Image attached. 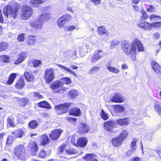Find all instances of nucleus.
<instances>
[{
    "label": "nucleus",
    "instance_id": "nucleus-26",
    "mask_svg": "<svg viewBox=\"0 0 161 161\" xmlns=\"http://www.w3.org/2000/svg\"><path fill=\"white\" fill-rule=\"evenodd\" d=\"M81 114V111L78 108H74L71 109L69 111L70 115H74L76 116L80 115Z\"/></svg>",
    "mask_w": 161,
    "mask_h": 161
},
{
    "label": "nucleus",
    "instance_id": "nucleus-6",
    "mask_svg": "<svg viewBox=\"0 0 161 161\" xmlns=\"http://www.w3.org/2000/svg\"><path fill=\"white\" fill-rule=\"evenodd\" d=\"M70 103H65L55 107V109L58 114H61L66 113L68 111L69 107L71 105Z\"/></svg>",
    "mask_w": 161,
    "mask_h": 161
},
{
    "label": "nucleus",
    "instance_id": "nucleus-42",
    "mask_svg": "<svg viewBox=\"0 0 161 161\" xmlns=\"http://www.w3.org/2000/svg\"><path fill=\"white\" fill-rule=\"evenodd\" d=\"M38 125L37 121L35 120L31 121L29 124V127L32 129H36Z\"/></svg>",
    "mask_w": 161,
    "mask_h": 161
},
{
    "label": "nucleus",
    "instance_id": "nucleus-9",
    "mask_svg": "<svg viewBox=\"0 0 161 161\" xmlns=\"http://www.w3.org/2000/svg\"><path fill=\"white\" fill-rule=\"evenodd\" d=\"M103 125L107 131L110 132H114V129L116 127V124L115 121L112 120L105 122Z\"/></svg>",
    "mask_w": 161,
    "mask_h": 161
},
{
    "label": "nucleus",
    "instance_id": "nucleus-24",
    "mask_svg": "<svg viewBox=\"0 0 161 161\" xmlns=\"http://www.w3.org/2000/svg\"><path fill=\"white\" fill-rule=\"evenodd\" d=\"M24 76L26 80L28 81L32 82L34 80V76L31 72H25Z\"/></svg>",
    "mask_w": 161,
    "mask_h": 161
},
{
    "label": "nucleus",
    "instance_id": "nucleus-31",
    "mask_svg": "<svg viewBox=\"0 0 161 161\" xmlns=\"http://www.w3.org/2000/svg\"><path fill=\"white\" fill-rule=\"evenodd\" d=\"M39 106L43 108L50 109L51 108V105L49 103L46 101H43L38 103Z\"/></svg>",
    "mask_w": 161,
    "mask_h": 161
},
{
    "label": "nucleus",
    "instance_id": "nucleus-33",
    "mask_svg": "<svg viewBox=\"0 0 161 161\" xmlns=\"http://www.w3.org/2000/svg\"><path fill=\"white\" fill-rule=\"evenodd\" d=\"M13 134L16 137L21 138L24 134V132L21 130H18L12 132Z\"/></svg>",
    "mask_w": 161,
    "mask_h": 161
},
{
    "label": "nucleus",
    "instance_id": "nucleus-64",
    "mask_svg": "<svg viewBox=\"0 0 161 161\" xmlns=\"http://www.w3.org/2000/svg\"><path fill=\"white\" fill-rule=\"evenodd\" d=\"M66 119L68 121L70 122H75L76 120V119L75 118H72L70 117H67L66 118Z\"/></svg>",
    "mask_w": 161,
    "mask_h": 161
},
{
    "label": "nucleus",
    "instance_id": "nucleus-55",
    "mask_svg": "<svg viewBox=\"0 0 161 161\" xmlns=\"http://www.w3.org/2000/svg\"><path fill=\"white\" fill-rule=\"evenodd\" d=\"M33 64L34 67H38L40 65L42 64L41 61L38 60H35L33 61Z\"/></svg>",
    "mask_w": 161,
    "mask_h": 161
},
{
    "label": "nucleus",
    "instance_id": "nucleus-18",
    "mask_svg": "<svg viewBox=\"0 0 161 161\" xmlns=\"http://www.w3.org/2000/svg\"><path fill=\"white\" fill-rule=\"evenodd\" d=\"M88 142L87 139L85 137L80 138L77 140V145L81 147H85Z\"/></svg>",
    "mask_w": 161,
    "mask_h": 161
},
{
    "label": "nucleus",
    "instance_id": "nucleus-12",
    "mask_svg": "<svg viewBox=\"0 0 161 161\" xmlns=\"http://www.w3.org/2000/svg\"><path fill=\"white\" fill-rule=\"evenodd\" d=\"M111 101L116 103H121L124 101V98L120 93H117L111 98Z\"/></svg>",
    "mask_w": 161,
    "mask_h": 161
},
{
    "label": "nucleus",
    "instance_id": "nucleus-30",
    "mask_svg": "<svg viewBox=\"0 0 161 161\" xmlns=\"http://www.w3.org/2000/svg\"><path fill=\"white\" fill-rule=\"evenodd\" d=\"M98 31L99 33L101 35L105 34L108 35H109V32L103 26L98 27Z\"/></svg>",
    "mask_w": 161,
    "mask_h": 161
},
{
    "label": "nucleus",
    "instance_id": "nucleus-37",
    "mask_svg": "<svg viewBox=\"0 0 161 161\" xmlns=\"http://www.w3.org/2000/svg\"><path fill=\"white\" fill-rule=\"evenodd\" d=\"M35 155L37 157L43 158L46 157V153L45 151L43 149H41L36 153V154Z\"/></svg>",
    "mask_w": 161,
    "mask_h": 161
},
{
    "label": "nucleus",
    "instance_id": "nucleus-34",
    "mask_svg": "<svg viewBox=\"0 0 161 161\" xmlns=\"http://www.w3.org/2000/svg\"><path fill=\"white\" fill-rule=\"evenodd\" d=\"M25 85L24 80L21 78L18 81L15 85V86L18 89H20L23 87Z\"/></svg>",
    "mask_w": 161,
    "mask_h": 161
},
{
    "label": "nucleus",
    "instance_id": "nucleus-11",
    "mask_svg": "<svg viewBox=\"0 0 161 161\" xmlns=\"http://www.w3.org/2000/svg\"><path fill=\"white\" fill-rule=\"evenodd\" d=\"M63 130L60 129H56L52 132L49 135V137L52 140H55L58 139L60 136Z\"/></svg>",
    "mask_w": 161,
    "mask_h": 161
},
{
    "label": "nucleus",
    "instance_id": "nucleus-17",
    "mask_svg": "<svg viewBox=\"0 0 161 161\" xmlns=\"http://www.w3.org/2000/svg\"><path fill=\"white\" fill-rule=\"evenodd\" d=\"M30 150L32 154L35 155L38 150V147L37 143L35 142H32L30 144Z\"/></svg>",
    "mask_w": 161,
    "mask_h": 161
},
{
    "label": "nucleus",
    "instance_id": "nucleus-48",
    "mask_svg": "<svg viewBox=\"0 0 161 161\" xmlns=\"http://www.w3.org/2000/svg\"><path fill=\"white\" fill-rule=\"evenodd\" d=\"M28 99L26 98H22L19 101V105L22 106H24L27 103Z\"/></svg>",
    "mask_w": 161,
    "mask_h": 161
},
{
    "label": "nucleus",
    "instance_id": "nucleus-25",
    "mask_svg": "<svg viewBox=\"0 0 161 161\" xmlns=\"http://www.w3.org/2000/svg\"><path fill=\"white\" fill-rule=\"evenodd\" d=\"M134 42L135 45L137 47L138 51L139 52L144 51V48L141 42L137 39H135Z\"/></svg>",
    "mask_w": 161,
    "mask_h": 161
},
{
    "label": "nucleus",
    "instance_id": "nucleus-10",
    "mask_svg": "<svg viewBox=\"0 0 161 161\" xmlns=\"http://www.w3.org/2000/svg\"><path fill=\"white\" fill-rule=\"evenodd\" d=\"M63 87V84L62 82L58 80L53 82L50 86V88L54 92H58Z\"/></svg>",
    "mask_w": 161,
    "mask_h": 161
},
{
    "label": "nucleus",
    "instance_id": "nucleus-47",
    "mask_svg": "<svg viewBox=\"0 0 161 161\" xmlns=\"http://www.w3.org/2000/svg\"><path fill=\"white\" fill-rule=\"evenodd\" d=\"M154 107L155 111L159 115L161 116V108L160 105L158 104H155Z\"/></svg>",
    "mask_w": 161,
    "mask_h": 161
},
{
    "label": "nucleus",
    "instance_id": "nucleus-16",
    "mask_svg": "<svg viewBox=\"0 0 161 161\" xmlns=\"http://www.w3.org/2000/svg\"><path fill=\"white\" fill-rule=\"evenodd\" d=\"M138 26L146 31L152 30L151 24L147 22H144L138 24Z\"/></svg>",
    "mask_w": 161,
    "mask_h": 161
},
{
    "label": "nucleus",
    "instance_id": "nucleus-20",
    "mask_svg": "<svg viewBox=\"0 0 161 161\" xmlns=\"http://www.w3.org/2000/svg\"><path fill=\"white\" fill-rule=\"evenodd\" d=\"M65 151L67 153L69 154H78L79 155H82L83 153V152H78L76 149L72 147L66 149Z\"/></svg>",
    "mask_w": 161,
    "mask_h": 161
},
{
    "label": "nucleus",
    "instance_id": "nucleus-14",
    "mask_svg": "<svg viewBox=\"0 0 161 161\" xmlns=\"http://www.w3.org/2000/svg\"><path fill=\"white\" fill-rule=\"evenodd\" d=\"M151 66L153 69L156 73L158 74H161V67L158 63L155 61H153L151 63Z\"/></svg>",
    "mask_w": 161,
    "mask_h": 161
},
{
    "label": "nucleus",
    "instance_id": "nucleus-35",
    "mask_svg": "<svg viewBox=\"0 0 161 161\" xmlns=\"http://www.w3.org/2000/svg\"><path fill=\"white\" fill-rule=\"evenodd\" d=\"M107 68L108 70L111 72L118 74L120 72L119 70L117 68L111 66L109 65H107Z\"/></svg>",
    "mask_w": 161,
    "mask_h": 161
},
{
    "label": "nucleus",
    "instance_id": "nucleus-63",
    "mask_svg": "<svg viewBox=\"0 0 161 161\" xmlns=\"http://www.w3.org/2000/svg\"><path fill=\"white\" fill-rule=\"evenodd\" d=\"M12 142L13 141L12 140V137L9 136L7 138L6 142V144L8 145L12 143Z\"/></svg>",
    "mask_w": 161,
    "mask_h": 161
},
{
    "label": "nucleus",
    "instance_id": "nucleus-29",
    "mask_svg": "<svg viewBox=\"0 0 161 161\" xmlns=\"http://www.w3.org/2000/svg\"><path fill=\"white\" fill-rule=\"evenodd\" d=\"M128 134V132L126 130H123L121 132L118 137L123 142L127 138Z\"/></svg>",
    "mask_w": 161,
    "mask_h": 161
},
{
    "label": "nucleus",
    "instance_id": "nucleus-13",
    "mask_svg": "<svg viewBox=\"0 0 161 161\" xmlns=\"http://www.w3.org/2000/svg\"><path fill=\"white\" fill-rule=\"evenodd\" d=\"M27 54L26 53L22 52L18 55V58L14 62V64H18L21 63L27 57Z\"/></svg>",
    "mask_w": 161,
    "mask_h": 161
},
{
    "label": "nucleus",
    "instance_id": "nucleus-21",
    "mask_svg": "<svg viewBox=\"0 0 161 161\" xmlns=\"http://www.w3.org/2000/svg\"><path fill=\"white\" fill-rule=\"evenodd\" d=\"M79 132L80 133H85L89 131V128L86 124L81 123L79 128Z\"/></svg>",
    "mask_w": 161,
    "mask_h": 161
},
{
    "label": "nucleus",
    "instance_id": "nucleus-38",
    "mask_svg": "<svg viewBox=\"0 0 161 161\" xmlns=\"http://www.w3.org/2000/svg\"><path fill=\"white\" fill-rule=\"evenodd\" d=\"M16 74L15 73L12 74L7 81V83L8 85H11L14 81L16 77Z\"/></svg>",
    "mask_w": 161,
    "mask_h": 161
},
{
    "label": "nucleus",
    "instance_id": "nucleus-39",
    "mask_svg": "<svg viewBox=\"0 0 161 161\" xmlns=\"http://www.w3.org/2000/svg\"><path fill=\"white\" fill-rule=\"evenodd\" d=\"M69 96L71 97L75 98L78 95V92L74 89H72L68 92Z\"/></svg>",
    "mask_w": 161,
    "mask_h": 161
},
{
    "label": "nucleus",
    "instance_id": "nucleus-49",
    "mask_svg": "<svg viewBox=\"0 0 161 161\" xmlns=\"http://www.w3.org/2000/svg\"><path fill=\"white\" fill-rule=\"evenodd\" d=\"M152 30L153 27L155 28H158L161 26V22H157L151 23Z\"/></svg>",
    "mask_w": 161,
    "mask_h": 161
},
{
    "label": "nucleus",
    "instance_id": "nucleus-27",
    "mask_svg": "<svg viewBox=\"0 0 161 161\" xmlns=\"http://www.w3.org/2000/svg\"><path fill=\"white\" fill-rule=\"evenodd\" d=\"M57 65L58 66L62 68V69H63L64 70L71 74L74 76L76 77L77 75L69 68L61 64H57Z\"/></svg>",
    "mask_w": 161,
    "mask_h": 161
},
{
    "label": "nucleus",
    "instance_id": "nucleus-43",
    "mask_svg": "<svg viewBox=\"0 0 161 161\" xmlns=\"http://www.w3.org/2000/svg\"><path fill=\"white\" fill-rule=\"evenodd\" d=\"M8 47V45L6 42H0V51L6 50Z\"/></svg>",
    "mask_w": 161,
    "mask_h": 161
},
{
    "label": "nucleus",
    "instance_id": "nucleus-59",
    "mask_svg": "<svg viewBox=\"0 0 161 161\" xmlns=\"http://www.w3.org/2000/svg\"><path fill=\"white\" fill-rule=\"evenodd\" d=\"M25 39L24 35L23 34H21L18 36L17 37L18 40L20 42H23Z\"/></svg>",
    "mask_w": 161,
    "mask_h": 161
},
{
    "label": "nucleus",
    "instance_id": "nucleus-58",
    "mask_svg": "<svg viewBox=\"0 0 161 161\" xmlns=\"http://www.w3.org/2000/svg\"><path fill=\"white\" fill-rule=\"evenodd\" d=\"M135 151V149L134 148H130L125 154V155L127 157H130L131 156L132 154Z\"/></svg>",
    "mask_w": 161,
    "mask_h": 161
},
{
    "label": "nucleus",
    "instance_id": "nucleus-40",
    "mask_svg": "<svg viewBox=\"0 0 161 161\" xmlns=\"http://www.w3.org/2000/svg\"><path fill=\"white\" fill-rule=\"evenodd\" d=\"M94 54L99 60L104 55V53L103 51L99 50L98 51H96L95 52Z\"/></svg>",
    "mask_w": 161,
    "mask_h": 161
},
{
    "label": "nucleus",
    "instance_id": "nucleus-45",
    "mask_svg": "<svg viewBox=\"0 0 161 161\" xmlns=\"http://www.w3.org/2000/svg\"><path fill=\"white\" fill-rule=\"evenodd\" d=\"M100 115L101 118L104 120H107L109 118L108 114L104 111L103 109L102 110L101 113L100 114Z\"/></svg>",
    "mask_w": 161,
    "mask_h": 161
},
{
    "label": "nucleus",
    "instance_id": "nucleus-52",
    "mask_svg": "<svg viewBox=\"0 0 161 161\" xmlns=\"http://www.w3.org/2000/svg\"><path fill=\"white\" fill-rule=\"evenodd\" d=\"M99 59L94 54L91 56L90 58V62L93 63H95Z\"/></svg>",
    "mask_w": 161,
    "mask_h": 161
},
{
    "label": "nucleus",
    "instance_id": "nucleus-60",
    "mask_svg": "<svg viewBox=\"0 0 161 161\" xmlns=\"http://www.w3.org/2000/svg\"><path fill=\"white\" fill-rule=\"evenodd\" d=\"M101 0H91V2L95 6H97L101 3Z\"/></svg>",
    "mask_w": 161,
    "mask_h": 161
},
{
    "label": "nucleus",
    "instance_id": "nucleus-32",
    "mask_svg": "<svg viewBox=\"0 0 161 161\" xmlns=\"http://www.w3.org/2000/svg\"><path fill=\"white\" fill-rule=\"evenodd\" d=\"M0 61L2 62L8 63L10 62V58L6 55H0Z\"/></svg>",
    "mask_w": 161,
    "mask_h": 161
},
{
    "label": "nucleus",
    "instance_id": "nucleus-7",
    "mask_svg": "<svg viewBox=\"0 0 161 161\" xmlns=\"http://www.w3.org/2000/svg\"><path fill=\"white\" fill-rule=\"evenodd\" d=\"M32 12V9L30 7L24 6L22 9V17L24 19H27L31 16Z\"/></svg>",
    "mask_w": 161,
    "mask_h": 161
},
{
    "label": "nucleus",
    "instance_id": "nucleus-8",
    "mask_svg": "<svg viewBox=\"0 0 161 161\" xmlns=\"http://www.w3.org/2000/svg\"><path fill=\"white\" fill-rule=\"evenodd\" d=\"M71 16L69 14L62 16L58 18L57 21L58 26L59 28L62 27L67 21L71 19Z\"/></svg>",
    "mask_w": 161,
    "mask_h": 161
},
{
    "label": "nucleus",
    "instance_id": "nucleus-19",
    "mask_svg": "<svg viewBox=\"0 0 161 161\" xmlns=\"http://www.w3.org/2000/svg\"><path fill=\"white\" fill-rule=\"evenodd\" d=\"M83 158L85 159V161H98L95 155L92 153L86 154Z\"/></svg>",
    "mask_w": 161,
    "mask_h": 161
},
{
    "label": "nucleus",
    "instance_id": "nucleus-2",
    "mask_svg": "<svg viewBox=\"0 0 161 161\" xmlns=\"http://www.w3.org/2000/svg\"><path fill=\"white\" fill-rule=\"evenodd\" d=\"M13 1L9 2V4L6 5L3 8V13L8 18L9 16L14 19L16 18L18 13V11L20 7L19 4L17 3H12Z\"/></svg>",
    "mask_w": 161,
    "mask_h": 161
},
{
    "label": "nucleus",
    "instance_id": "nucleus-3",
    "mask_svg": "<svg viewBox=\"0 0 161 161\" xmlns=\"http://www.w3.org/2000/svg\"><path fill=\"white\" fill-rule=\"evenodd\" d=\"M122 48L126 54H130L133 56L135 55L136 48L135 44L133 43L130 45V43L125 41L123 43Z\"/></svg>",
    "mask_w": 161,
    "mask_h": 161
},
{
    "label": "nucleus",
    "instance_id": "nucleus-53",
    "mask_svg": "<svg viewBox=\"0 0 161 161\" xmlns=\"http://www.w3.org/2000/svg\"><path fill=\"white\" fill-rule=\"evenodd\" d=\"M66 145L65 144H63L60 147H59L58 148V152L60 153H62L64 150L65 149Z\"/></svg>",
    "mask_w": 161,
    "mask_h": 161
},
{
    "label": "nucleus",
    "instance_id": "nucleus-1",
    "mask_svg": "<svg viewBox=\"0 0 161 161\" xmlns=\"http://www.w3.org/2000/svg\"><path fill=\"white\" fill-rule=\"evenodd\" d=\"M51 17L50 13L44 12L38 16L36 19L31 22V27L35 28L38 30L42 29L44 23L47 22Z\"/></svg>",
    "mask_w": 161,
    "mask_h": 161
},
{
    "label": "nucleus",
    "instance_id": "nucleus-56",
    "mask_svg": "<svg viewBox=\"0 0 161 161\" xmlns=\"http://www.w3.org/2000/svg\"><path fill=\"white\" fill-rule=\"evenodd\" d=\"M141 13L142 14L141 16V19L142 20H145L146 19H147L148 16L147 13L144 10H142L141 11Z\"/></svg>",
    "mask_w": 161,
    "mask_h": 161
},
{
    "label": "nucleus",
    "instance_id": "nucleus-15",
    "mask_svg": "<svg viewBox=\"0 0 161 161\" xmlns=\"http://www.w3.org/2000/svg\"><path fill=\"white\" fill-rule=\"evenodd\" d=\"M40 144L43 146L46 145L48 144L50 141L47 136L46 134H43L41 137Z\"/></svg>",
    "mask_w": 161,
    "mask_h": 161
},
{
    "label": "nucleus",
    "instance_id": "nucleus-57",
    "mask_svg": "<svg viewBox=\"0 0 161 161\" xmlns=\"http://www.w3.org/2000/svg\"><path fill=\"white\" fill-rule=\"evenodd\" d=\"M99 67L97 66L92 67L90 71V74H92L97 72L99 70Z\"/></svg>",
    "mask_w": 161,
    "mask_h": 161
},
{
    "label": "nucleus",
    "instance_id": "nucleus-46",
    "mask_svg": "<svg viewBox=\"0 0 161 161\" xmlns=\"http://www.w3.org/2000/svg\"><path fill=\"white\" fill-rule=\"evenodd\" d=\"M150 18L151 20L152 21H158L161 20V17L160 16L156 15L154 14H153L150 16Z\"/></svg>",
    "mask_w": 161,
    "mask_h": 161
},
{
    "label": "nucleus",
    "instance_id": "nucleus-5",
    "mask_svg": "<svg viewBox=\"0 0 161 161\" xmlns=\"http://www.w3.org/2000/svg\"><path fill=\"white\" fill-rule=\"evenodd\" d=\"M25 149L24 146L20 145L17 146L14 149V153L21 160H25L26 159Z\"/></svg>",
    "mask_w": 161,
    "mask_h": 161
},
{
    "label": "nucleus",
    "instance_id": "nucleus-41",
    "mask_svg": "<svg viewBox=\"0 0 161 161\" xmlns=\"http://www.w3.org/2000/svg\"><path fill=\"white\" fill-rule=\"evenodd\" d=\"M7 121L10 126L13 127L15 126L14 119L12 116H10L8 117L7 119Z\"/></svg>",
    "mask_w": 161,
    "mask_h": 161
},
{
    "label": "nucleus",
    "instance_id": "nucleus-62",
    "mask_svg": "<svg viewBox=\"0 0 161 161\" xmlns=\"http://www.w3.org/2000/svg\"><path fill=\"white\" fill-rule=\"evenodd\" d=\"M34 96L36 99L42 98L43 96L40 95L38 92H34Z\"/></svg>",
    "mask_w": 161,
    "mask_h": 161
},
{
    "label": "nucleus",
    "instance_id": "nucleus-4",
    "mask_svg": "<svg viewBox=\"0 0 161 161\" xmlns=\"http://www.w3.org/2000/svg\"><path fill=\"white\" fill-rule=\"evenodd\" d=\"M55 77V72L53 69L49 68L45 70L44 79L47 83H49L53 80Z\"/></svg>",
    "mask_w": 161,
    "mask_h": 161
},
{
    "label": "nucleus",
    "instance_id": "nucleus-23",
    "mask_svg": "<svg viewBox=\"0 0 161 161\" xmlns=\"http://www.w3.org/2000/svg\"><path fill=\"white\" fill-rule=\"evenodd\" d=\"M111 142L112 144L115 147H117L122 144L123 141L119 137L112 139Z\"/></svg>",
    "mask_w": 161,
    "mask_h": 161
},
{
    "label": "nucleus",
    "instance_id": "nucleus-51",
    "mask_svg": "<svg viewBox=\"0 0 161 161\" xmlns=\"http://www.w3.org/2000/svg\"><path fill=\"white\" fill-rule=\"evenodd\" d=\"M61 80L64 84H68L71 83V80L69 77H63L61 79Z\"/></svg>",
    "mask_w": 161,
    "mask_h": 161
},
{
    "label": "nucleus",
    "instance_id": "nucleus-22",
    "mask_svg": "<svg viewBox=\"0 0 161 161\" xmlns=\"http://www.w3.org/2000/svg\"><path fill=\"white\" fill-rule=\"evenodd\" d=\"M47 0H31L30 4L35 7H39L40 5L44 3Z\"/></svg>",
    "mask_w": 161,
    "mask_h": 161
},
{
    "label": "nucleus",
    "instance_id": "nucleus-54",
    "mask_svg": "<svg viewBox=\"0 0 161 161\" xmlns=\"http://www.w3.org/2000/svg\"><path fill=\"white\" fill-rule=\"evenodd\" d=\"M36 40L33 36H31L29 40V44L30 45H33L36 42Z\"/></svg>",
    "mask_w": 161,
    "mask_h": 161
},
{
    "label": "nucleus",
    "instance_id": "nucleus-44",
    "mask_svg": "<svg viewBox=\"0 0 161 161\" xmlns=\"http://www.w3.org/2000/svg\"><path fill=\"white\" fill-rule=\"evenodd\" d=\"M119 43V42L117 40H113L110 42V47L111 49L114 48Z\"/></svg>",
    "mask_w": 161,
    "mask_h": 161
},
{
    "label": "nucleus",
    "instance_id": "nucleus-61",
    "mask_svg": "<svg viewBox=\"0 0 161 161\" xmlns=\"http://www.w3.org/2000/svg\"><path fill=\"white\" fill-rule=\"evenodd\" d=\"M138 115L140 116L141 118H142L146 116V113L143 111H140L138 113Z\"/></svg>",
    "mask_w": 161,
    "mask_h": 161
},
{
    "label": "nucleus",
    "instance_id": "nucleus-50",
    "mask_svg": "<svg viewBox=\"0 0 161 161\" xmlns=\"http://www.w3.org/2000/svg\"><path fill=\"white\" fill-rule=\"evenodd\" d=\"M138 140L135 138H133L132 139V141L131 144V148H134L135 149V150L136 149V143Z\"/></svg>",
    "mask_w": 161,
    "mask_h": 161
},
{
    "label": "nucleus",
    "instance_id": "nucleus-36",
    "mask_svg": "<svg viewBox=\"0 0 161 161\" xmlns=\"http://www.w3.org/2000/svg\"><path fill=\"white\" fill-rule=\"evenodd\" d=\"M114 111L117 113L122 112L124 110V107L120 105H114Z\"/></svg>",
    "mask_w": 161,
    "mask_h": 161
},
{
    "label": "nucleus",
    "instance_id": "nucleus-28",
    "mask_svg": "<svg viewBox=\"0 0 161 161\" xmlns=\"http://www.w3.org/2000/svg\"><path fill=\"white\" fill-rule=\"evenodd\" d=\"M116 122L118 124L121 126H123L129 124V120L127 118L120 119L117 120Z\"/></svg>",
    "mask_w": 161,
    "mask_h": 161
}]
</instances>
